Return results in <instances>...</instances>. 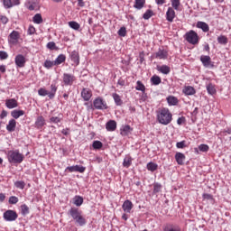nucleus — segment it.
Returning a JSON list of instances; mask_svg holds the SVG:
<instances>
[{
	"label": "nucleus",
	"mask_w": 231,
	"mask_h": 231,
	"mask_svg": "<svg viewBox=\"0 0 231 231\" xmlns=\"http://www.w3.org/2000/svg\"><path fill=\"white\" fill-rule=\"evenodd\" d=\"M133 165V157L131 155H125L124 162H123V167H125V169H129Z\"/></svg>",
	"instance_id": "23"
},
{
	"label": "nucleus",
	"mask_w": 231,
	"mask_h": 231,
	"mask_svg": "<svg viewBox=\"0 0 231 231\" xmlns=\"http://www.w3.org/2000/svg\"><path fill=\"white\" fill-rule=\"evenodd\" d=\"M163 231H180V227H169V226H166V227H164Z\"/></svg>",
	"instance_id": "59"
},
{
	"label": "nucleus",
	"mask_w": 231,
	"mask_h": 231,
	"mask_svg": "<svg viewBox=\"0 0 231 231\" xmlns=\"http://www.w3.org/2000/svg\"><path fill=\"white\" fill-rule=\"evenodd\" d=\"M157 121L162 125H169L172 122V113L169 108L163 107L157 111Z\"/></svg>",
	"instance_id": "1"
},
{
	"label": "nucleus",
	"mask_w": 231,
	"mask_h": 231,
	"mask_svg": "<svg viewBox=\"0 0 231 231\" xmlns=\"http://www.w3.org/2000/svg\"><path fill=\"white\" fill-rule=\"evenodd\" d=\"M9 203L10 205H16V203H19V199L15 196H11L9 198Z\"/></svg>",
	"instance_id": "52"
},
{
	"label": "nucleus",
	"mask_w": 231,
	"mask_h": 231,
	"mask_svg": "<svg viewBox=\"0 0 231 231\" xmlns=\"http://www.w3.org/2000/svg\"><path fill=\"white\" fill-rule=\"evenodd\" d=\"M177 149H184L185 147V141H181L176 143Z\"/></svg>",
	"instance_id": "58"
},
{
	"label": "nucleus",
	"mask_w": 231,
	"mask_h": 231,
	"mask_svg": "<svg viewBox=\"0 0 231 231\" xmlns=\"http://www.w3.org/2000/svg\"><path fill=\"white\" fill-rule=\"evenodd\" d=\"M182 93L186 97H192V95H196V88L192 86H185L182 89Z\"/></svg>",
	"instance_id": "15"
},
{
	"label": "nucleus",
	"mask_w": 231,
	"mask_h": 231,
	"mask_svg": "<svg viewBox=\"0 0 231 231\" xmlns=\"http://www.w3.org/2000/svg\"><path fill=\"white\" fill-rule=\"evenodd\" d=\"M5 8H12L14 7V4L12 3V0H3Z\"/></svg>",
	"instance_id": "53"
},
{
	"label": "nucleus",
	"mask_w": 231,
	"mask_h": 231,
	"mask_svg": "<svg viewBox=\"0 0 231 231\" xmlns=\"http://www.w3.org/2000/svg\"><path fill=\"white\" fill-rule=\"evenodd\" d=\"M217 42L218 44H227L228 43V39L225 35H220L217 37Z\"/></svg>",
	"instance_id": "42"
},
{
	"label": "nucleus",
	"mask_w": 231,
	"mask_h": 231,
	"mask_svg": "<svg viewBox=\"0 0 231 231\" xmlns=\"http://www.w3.org/2000/svg\"><path fill=\"white\" fill-rule=\"evenodd\" d=\"M66 60V56L64 54H60L56 60H54V64L59 66V64H62Z\"/></svg>",
	"instance_id": "38"
},
{
	"label": "nucleus",
	"mask_w": 231,
	"mask_h": 231,
	"mask_svg": "<svg viewBox=\"0 0 231 231\" xmlns=\"http://www.w3.org/2000/svg\"><path fill=\"white\" fill-rule=\"evenodd\" d=\"M153 15V13L152 10L148 9L143 15V18L145 20V21H149V19L152 18V16Z\"/></svg>",
	"instance_id": "46"
},
{
	"label": "nucleus",
	"mask_w": 231,
	"mask_h": 231,
	"mask_svg": "<svg viewBox=\"0 0 231 231\" xmlns=\"http://www.w3.org/2000/svg\"><path fill=\"white\" fill-rule=\"evenodd\" d=\"M21 214L22 216H28L30 214V208L26 204L21 206Z\"/></svg>",
	"instance_id": "41"
},
{
	"label": "nucleus",
	"mask_w": 231,
	"mask_h": 231,
	"mask_svg": "<svg viewBox=\"0 0 231 231\" xmlns=\"http://www.w3.org/2000/svg\"><path fill=\"white\" fill-rule=\"evenodd\" d=\"M69 26L72 30H80V24L75 21L69 22Z\"/></svg>",
	"instance_id": "43"
},
{
	"label": "nucleus",
	"mask_w": 231,
	"mask_h": 231,
	"mask_svg": "<svg viewBox=\"0 0 231 231\" xmlns=\"http://www.w3.org/2000/svg\"><path fill=\"white\" fill-rule=\"evenodd\" d=\"M208 144H200L199 146V151H200L201 152H208Z\"/></svg>",
	"instance_id": "51"
},
{
	"label": "nucleus",
	"mask_w": 231,
	"mask_h": 231,
	"mask_svg": "<svg viewBox=\"0 0 231 231\" xmlns=\"http://www.w3.org/2000/svg\"><path fill=\"white\" fill-rule=\"evenodd\" d=\"M177 124H178V125H181L182 124H185V117H179L178 119H177Z\"/></svg>",
	"instance_id": "63"
},
{
	"label": "nucleus",
	"mask_w": 231,
	"mask_h": 231,
	"mask_svg": "<svg viewBox=\"0 0 231 231\" xmlns=\"http://www.w3.org/2000/svg\"><path fill=\"white\" fill-rule=\"evenodd\" d=\"M171 8L173 10H180V6H181V1L180 0H171Z\"/></svg>",
	"instance_id": "37"
},
{
	"label": "nucleus",
	"mask_w": 231,
	"mask_h": 231,
	"mask_svg": "<svg viewBox=\"0 0 231 231\" xmlns=\"http://www.w3.org/2000/svg\"><path fill=\"white\" fill-rule=\"evenodd\" d=\"M38 95L40 97H50V92L48 90H46V88H41L39 90H38Z\"/></svg>",
	"instance_id": "45"
},
{
	"label": "nucleus",
	"mask_w": 231,
	"mask_h": 231,
	"mask_svg": "<svg viewBox=\"0 0 231 231\" xmlns=\"http://www.w3.org/2000/svg\"><path fill=\"white\" fill-rule=\"evenodd\" d=\"M7 159L9 163H23L24 155L19 152L18 150H11L7 153Z\"/></svg>",
	"instance_id": "2"
},
{
	"label": "nucleus",
	"mask_w": 231,
	"mask_h": 231,
	"mask_svg": "<svg viewBox=\"0 0 231 231\" xmlns=\"http://www.w3.org/2000/svg\"><path fill=\"white\" fill-rule=\"evenodd\" d=\"M17 217H19V215H17V212L12 209H8L4 213L5 221H9V222L15 221Z\"/></svg>",
	"instance_id": "5"
},
{
	"label": "nucleus",
	"mask_w": 231,
	"mask_h": 231,
	"mask_svg": "<svg viewBox=\"0 0 231 231\" xmlns=\"http://www.w3.org/2000/svg\"><path fill=\"white\" fill-rule=\"evenodd\" d=\"M168 58L169 51H167L165 49L160 48L155 53V59H159L160 60H167Z\"/></svg>",
	"instance_id": "7"
},
{
	"label": "nucleus",
	"mask_w": 231,
	"mask_h": 231,
	"mask_svg": "<svg viewBox=\"0 0 231 231\" xmlns=\"http://www.w3.org/2000/svg\"><path fill=\"white\" fill-rule=\"evenodd\" d=\"M144 5H145V0H135L134 8H136V10H142V8H143Z\"/></svg>",
	"instance_id": "35"
},
{
	"label": "nucleus",
	"mask_w": 231,
	"mask_h": 231,
	"mask_svg": "<svg viewBox=\"0 0 231 231\" xmlns=\"http://www.w3.org/2000/svg\"><path fill=\"white\" fill-rule=\"evenodd\" d=\"M150 80L152 86H160L162 84V78L156 75L152 76Z\"/></svg>",
	"instance_id": "33"
},
{
	"label": "nucleus",
	"mask_w": 231,
	"mask_h": 231,
	"mask_svg": "<svg viewBox=\"0 0 231 231\" xmlns=\"http://www.w3.org/2000/svg\"><path fill=\"white\" fill-rule=\"evenodd\" d=\"M21 34L17 31H13L8 36V43L11 46H17Z\"/></svg>",
	"instance_id": "4"
},
{
	"label": "nucleus",
	"mask_w": 231,
	"mask_h": 231,
	"mask_svg": "<svg viewBox=\"0 0 231 231\" xmlns=\"http://www.w3.org/2000/svg\"><path fill=\"white\" fill-rule=\"evenodd\" d=\"M82 203H84V198L81 196L77 195L73 198V204L76 207H82Z\"/></svg>",
	"instance_id": "29"
},
{
	"label": "nucleus",
	"mask_w": 231,
	"mask_h": 231,
	"mask_svg": "<svg viewBox=\"0 0 231 231\" xmlns=\"http://www.w3.org/2000/svg\"><path fill=\"white\" fill-rule=\"evenodd\" d=\"M68 214L70 216V217H72V219H75V217H79L82 215V210L79 209V208H71L68 211Z\"/></svg>",
	"instance_id": "16"
},
{
	"label": "nucleus",
	"mask_w": 231,
	"mask_h": 231,
	"mask_svg": "<svg viewBox=\"0 0 231 231\" xmlns=\"http://www.w3.org/2000/svg\"><path fill=\"white\" fill-rule=\"evenodd\" d=\"M0 59L1 60L8 59V53H6V51H0Z\"/></svg>",
	"instance_id": "56"
},
{
	"label": "nucleus",
	"mask_w": 231,
	"mask_h": 231,
	"mask_svg": "<svg viewBox=\"0 0 231 231\" xmlns=\"http://www.w3.org/2000/svg\"><path fill=\"white\" fill-rule=\"evenodd\" d=\"M57 93V85L51 84V92H49V98L51 100L55 98V94Z\"/></svg>",
	"instance_id": "34"
},
{
	"label": "nucleus",
	"mask_w": 231,
	"mask_h": 231,
	"mask_svg": "<svg viewBox=\"0 0 231 231\" xmlns=\"http://www.w3.org/2000/svg\"><path fill=\"white\" fill-rule=\"evenodd\" d=\"M200 62H202L204 68H214V64L212 63L210 56H200Z\"/></svg>",
	"instance_id": "12"
},
{
	"label": "nucleus",
	"mask_w": 231,
	"mask_h": 231,
	"mask_svg": "<svg viewBox=\"0 0 231 231\" xmlns=\"http://www.w3.org/2000/svg\"><path fill=\"white\" fill-rule=\"evenodd\" d=\"M146 169L151 172H154V171H158V164L154 162H148L146 165Z\"/></svg>",
	"instance_id": "36"
},
{
	"label": "nucleus",
	"mask_w": 231,
	"mask_h": 231,
	"mask_svg": "<svg viewBox=\"0 0 231 231\" xmlns=\"http://www.w3.org/2000/svg\"><path fill=\"white\" fill-rule=\"evenodd\" d=\"M14 62L17 68H24L26 64V58L23 56L22 54L16 55L14 58Z\"/></svg>",
	"instance_id": "11"
},
{
	"label": "nucleus",
	"mask_w": 231,
	"mask_h": 231,
	"mask_svg": "<svg viewBox=\"0 0 231 231\" xmlns=\"http://www.w3.org/2000/svg\"><path fill=\"white\" fill-rule=\"evenodd\" d=\"M197 28H199L200 30H202V32H204L205 33H207V32H208L210 30V27L208 26V24L205 22H198L197 23Z\"/></svg>",
	"instance_id": "25"
},
{
	"label": "nucleus",
	"mask_w": 231,
	"mask_h": 231,
	"mask_svg": "<svg viewBox=\"0 0 231 231\" xmlns=\"http://www.w3.org/2000/svg\"><path fill=\"white\" fill-rule=\"evenodd\" d=\"M70 59L72 60V62H74V64H76L77 66H79V64H80V58L79 57V52L77 51H72L70 54Z\"/></svg>",
	"instance_id": "27"
},
{
	"label": "nucleus",
	"mask_w": 231,
	"mask_h": 231,
	"mask_svg": "<svg viewBox=\"0 0 231 231\" xmlns=\"http://www.w3.org/2000/svg\"><path fill=\"white\" fill-rule=\"evenodd\" d=\"M102 142L100 141H94L93 143H92V147L93 149H102Z\"/></svg>",
	"instance_id": "50"
},
{
	"label": "nucleus",
	"mask_w": 231,
	"mask_h": 231,
	"mask_svg": "<svg viewBox=\"0 0 231 231\" xmlns=\"http://www.w3.org/2000/svg\"><path fill=\"white\" fill-rule=\"evenodd\" d=\"M35 32H36L35 27L33 25H29L27 33L29 35H34Z\"/></svg>",
	"instance_id": "54"
},
{
	"label": "nucleus",
	"mask_w": 231,
	"mask_h": 231,
	"mask_svg": "<svg viewBox=\"0 0 231 231\" xmlns=\"http://www.w3.org/2000/svg\"><path fill=\"white\" fill-rule=\"evenodd\" d=\"M158 192H162V184L156 182L153 184V194H158Z\"/></svg>",
	"instance_id": "47"
},
{
	"label": "nucleus",
	"mask_w": 231,
	"mask_h": 231,
	"mask_svg": "<svg viewBox=\"0 0 231 231\" xmlns=\"http://www.w3.org/2000/svg\"><path fill=\"white\" fill-rule=\"evenodd\" d=\"M184 39L189 42V44L196 45L199 42V36L198 35V32L193 30L186 32Z\"/></svg>",
	"instance_id": "3"
},
{
	"label": "nucleus",
	"mask_w": 231,
	"mask_h": 231,
	"mask_svg": "<svg viewBox=\"0 0 231 231\" xmlns=\"http://www.w3.org/2000/svg\"><path fill=\"white\" fill-rule=\"evenodd\" d=\"M173 7H168L166 12V21L168 23H174V19H176V11Z\"/></svg>",
	"instance_id": "9"
},
{
	"label": "nucleus",
	"mask_w": 231,
	"mask_h": 231,
	"mask_svg": "<svg viewBox=\"0 0 231 231\" xmlns=\"http://www.w3.org/2000/svg\"><path fill=\"white\" fill-rule=\"evenodd\" d=\"M175 160H176L178 165H183V163L185 162V154H183L181 152H177L175 154Z\"/></svg>",
	"instance_id": "26"
},
{
	"label": "nucleus",
	"mask_w": 231,
	"mask_h": 231,
	"mask_svg": "<svg viewBox=\"0 0 231 231\" xmlns=\"http://www.w3.org/2000/svg\"><path fill=\"white\" fill-rule=\"evenodd\" d=\"M14 187H16V189H20V190H23L24 187H26V183H24L23 180H17L14 182Z\"/></svg>",
	"instance_id": "44"
},
{
	"label": "nucleus",
	"mask_w": 231,
	"mask_h": 231,
	"mask_svg": "<svg viewBox=\"0 0 231 231\" xmlns=\"http://www.w3.org/2000/svg\"><path fill=\"white\" fill-rule=\"evenodd\" d=\"M19 106V103L17 102V99L15 98H9L5 100V107L7 109H15V107Z\"/></svg>",
	"instance_id": "14"
},
{
	"label": "nucleus",
	"mask_w": 231,
	"mask_h": 231,
	"mask_svg": "<svg viewBox=\"0 0 231 231\" xmlns=\"http://www.w3.org/2000/svg\"><path fill=\"white\" fill-rule=\"evenodd\" d=\"M46 125V119L42 116H40L36 118L35 127L36 129H42Z\"/></svg>",
	"instance_id": "19"
},
{
	"label": "nucleus",
	"mask_w": 231,
	"mask_h": 231,
	"mask_svg": "<svg viewBox=\"0 0 231 231\" xmlns=\"http://www.w3.org/2000/svg\"><path fill=\"white\" fill-rule=\"evenodd\" d=\"M53 66H57V65L55 64V61L45 60V62H44V67L47 68V69H50V68H53Z\"/></svg>",
	"instance_id": "49"
},
{
	"label": "nucleus",
	"mask_w": 231,
	"mask_h": 231,
	"mask_svg": "<svg viewBox=\"0 0 231 231\" xmlns=\"http://www.w3.org/2000/svg\"><path fill=\"white\" fill-rule=\"evenodd\" d=\"M131 133H133V128L128 125H123L120 129V134L123 136H129Z\"/></svg>",
	"instance_id": "18"
},
{
	"label": "nucleus",
	"mask_w": 231,
	"mask_h": 231,
	"mask_svg": "<svg viewBox=\"0 0 231 231\" xmlns=\"http://www.w3.org/2000/svg\"><path fill=\"white\" fill-rule=\"evenodd\" d=\"M62 118L59 116H52L51 117L50 122H51L52 124H59Z\"/></svg>",
	"instance_id": "55"
},
{
	"label": "nucleus",
	"mask_w": 231,
	"mask_h": 231,
	"mask_svg": "<svg viewBox=\"0 0 231 231\" xmlns=\"http://www.w3.org/2000/svg\"><path fill=\"white\" fill-rule=\"evenodd\" d=\"M0 21L3 24H7L8 23V17L5 15H0Z\"/></svg>",
	"instance_id": "57"
},
{
	"label": "nucleus",
	"mask_w": 231,
	"mask_h": 231,
	"mask_svg": "<svg viewBox=\"0 0 231 231\" xmlns=\"http://www.w3.org/2000/svg\"><path fill=\"white\" fill-rule=\"evenodd\" d=\"M157 71L162 73V75H169V73H171V67L167 65H158Z\"/></svg>",
	"instance_id": "21"
},
{
	"label": "nucleus",
	"mask_w": 231,
	"mask_h": 231,
	"mask_svg": "<svg viewBox=\"0 0 231 231\" xmlns=\"http://www.w3.org/2000/svg\"><path fill=\"white\" fill-rule=\"evenodd\" d=\"M65 171L69 172H80V174L86 172V167L81 165L68 166Z\"/></svg>",
	"instance_id": "8"
},
{
	"label": "nucleus",
	"mask_w": 231,
	"mask_h": 231,
	"mask_svg": "<svg viewBox=\"0 0 231 231\" xmlns=\"http://www.w3.org/2000/svg\"><path fill=\"white\" fill-rule=\"evenodd\" d=\"M24 115V110H13L11 112V116H13V118H14L15 120H17V118H19L20 116H23Z\"/></svg>",
	"instance_id": "31"
},
{
	"label": "nucleus",
	"mask_w": 231,
	"mask_h": 231,
	"mask_svg": "<svg viewBox=\"0 0 231 231\" xmlns=\"http://www.w3.org/2000/svg\"><path fill=\"white\" fill-rule=\"evenodd\" d=\"M73 82H75L74 75L68 73L63 74V83L65 86H73Z\"/></svg>",
	"instance_id": "10"
},
{
	"label": "nucleus",
	"mask_w": 231,
	"mask_h": 231,
	"mask_svg": "<svg viewBox=\"0 0 231 231\" xmlns=\"http://www.w3.org/2000/svg\"><path fill=\"white\" fill-rule=\"evenodd\" d=\"M117 34L119 37H125V35H127V29L125 27H121L118 30Z\"/></svg>",
	"instance_id": "48"
},
{
	"label": "nucleus",
	"mask_w": 231,
	"mask_h": 231,
	"mask_svg": "<svg viewBox=\"0 0 231 231\" xmlns=\"http://www.w3.org/2000/svg\"><path fill=\"white\" fill-rule=\"evenodd\" d=\"M93 104H94L95 109H98V110L107 109V103H106V101L102 97H97L94 100Z\"/></svg>",
	"instance_id": "6"
},
{
	"label": "nucleus",
	"mask_w": 231,
	"mask_h": 231,
	"mask_svg": "<svg viewBox=\"0 0 231 231\" xmlns=\"http://www.w3.org/2000/svg\"><path fill=\"white\" fill-rule=\"evenodd\" d=\"M93 97V92L89 88H83L81 91V97L85 102H89Z\"/></svg>",
	"instance_id": "13"
},
{
	"label": "nucleus",
	"mask_w": 231,
	"mask_h": 231,
	"mask_svg": "<svg viewBox=\"0 0 231 231\" xmlns=\"http://www.w3.org/2000/svg\"><path fill=\"white\" fill-rule=\"evenodd\" d=\"M106 131L113 132L116 131V121L110 120L106 124Z\"/></svg>",
	"instance_id": "22"
},
{
	"label": "nucleus",
	"mask_w": 231,
	"mask_h": 231,
	"mask_svg": "<svg viewBox=\"0 0 231 231\" xmlns=\"http://www.w3.org/2000/svg\"><path fill=\"white\" fill-rule=\"evenodd\" d=\"M169 106H178V102H180V100H178V97H174V96H169L166 98Z\"/></svg>",
	"instance_id": "30"
},
{
	"label": "nucleus",
	"mask_w": 231,
	"mask_h": 231,
	"mask_svg": "<svg viewBox=\"0 0 231 231\" xmlns=\"http://www.w3.org/2000/svg\"><path fill=\"white\" fill-rule=\"evenodd\" d=\"M47 48H48V50H55V42H48Z\"/></svg>",
	"instance_id": "60"
},
{
	"label": "nucleus",
	"mask_w": 231,
	"mask_h": 231,
	"mask_svg": "<svg viewBox=\"0 0 231 231\" xmlns=\"http://www.w3.org/2000/svg\"><path fill=\"white\" fill-rule=\"evenodd\" d=\"M135 89L136 91H142V93H145V85H143L142 81L138 80L136 82Z\"/></svg>",
	"instance_id": "39"
},
{
	"label": "nucleus",
	"mask_w": 231,
	"mask_h": 231,
	"mask_svg": "<svg viewBox=\"0 0 231 231\" xmlns=\"http://www.w3.org/2000/svg\"><path fill=\"white\" fill-rule=\"evenodd\" d=\"M73 220L75 221L76 225H79V226H84V225L87 223L86 217H84L82 214L73 218Z\"/></svg>",
	"instance_id": "24"
},
{
	"label": "nucleus",
	"mask_w": 231,
	"mask_h": 231,
	"mask_svg": "<svg viewBox=\"0 0 231 231\" xmlns=\"http://www.w3.org/2000/svg\"><path fill=\"white\" fill-rule=\"evenodd\" d=\"M206 88L208 95H216V87L212 83L208 84Z\"/></svg>",
	"instance_id": "40"
},
{
	"label": "nucleus",
	"mask_w": 231,
	"mask_h": 231,
	"mask_svg": "<svg viewBox=\"0 0 231 231\" xmlns=\"http://www.w3.org/2000/svg\"><path fill=\"white\" fill-rule=\"evenodd\" d=\"M112 98L115 101L116 106H122L124 104V100H122V97L116 93L112 94Z\"/></svg>",
	"instance_id": "28"
},
{
	"label": "nucleus",
	"mask_w": 231,
	"mask_h": 231,
	"mask_svg": "<svg viewBox=\"0 0 231 231\" xmlns=\"http://www.w3.org/2000/svg\"><path fill=\"white\" fill-rule=\"evenodd\" d=\"M32 23H34V24H42V15L41 14H34L32 17Z\"/></svg>",
	"instance_id": "32"
},
{
	"label": "nucleus",
	"mask_w": 231,
	"mask_h": 231,
	"mask_svg": "<svg viewBox=\"0 0 231 231\" xmlns=\"http://www.w3.org/2000/svg\"><path fill=\"white\" fill-rule=\"evenodd\" d=\"M15 127H17V121H15V119H10L6 125L8 133H14V131H15Z\"/></svg>",
	"instance_id": "20"
},
{
	"label": "nucleus",
	"mask_w": 231,
	"mask_h": 231,
	"mask_svg": "<svg viewBox=\"0 0 231 231\" xmlns=\"http://www.w3.org/2000/svg\"><path fill=\"white\" fill-rule=\"evenodd\" d=\"M155 3L159 6H162V5H165L166 1L165 0H155Z\"/></svg>",
	"instance_id": "64"
},
{
	"label": "nucleus",
	"mask_w": 231,
	"mask_h": 231,
	"mask_svg": "<svg viewBox=\"0 0 231 231\" xmlns=\"http://www.w3.org/2000/svg\"><path fill=\"white\" fill-rule=\"evenodd\" d=\"M8 116V112L6 110H3L0 114V118L3 120L4 118H6Z\"/></svg>",
	"instance_id": "61"
},
{
	"label": "nucleus",
	"mask_w": 231,
	"mask_h": 231,
	"mask_svg": "<svg viewBox=\"0 0 231 231\" xmlns=\"http://www.w3.org/2000/svg\"><path fill=\"white\" fill-rule=\"evenodd\" d=\"M202 198H203V199H213L212 195H211V194H208V193H204V194L202 195Z\"/></svg>",
	"instance_id": "62"
},
{
	"label": "nucleus",
	"mask_w": 231,
	"mask_h": 231,
	"mask_svg": "<svg viewBox=\"0 0 231 231\" xmlns=\"http://www.w3.org/2000/svg\"><path fill=\"white\" fill-rule=\"evenodd\" d=\"M133 202H131V200L127 199L125 200L123 205H122V208L124 210V212H126V214H131V210H133Z\"/></svg>",
	"instance_id": "17"
}]
</instances>
